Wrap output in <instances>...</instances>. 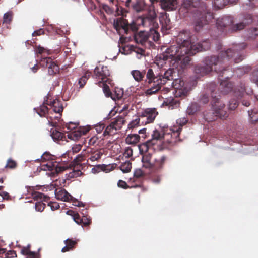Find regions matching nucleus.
<instances>
[{
    "mask_svg": "<svg viewBox=\"0 0 258 258\" xmlns=\"http://www.w3.org/2000/svg\"><path fill=\"white\" fill-rule=\"evenodd\" d=\"M163 10L170 11L177 9L178 5V0H159Z\"/></svg>",
    "mask_w": 258,
    "mask_h": 258,
    "instance_id": "obj_21",
    "label": "nucleus"
},
{
    "mask_svg": "<svg viewBox=\"0 0 258 258\" xmlns=\"http://www.w3.org/2000/svg\"><path fill=\"white\" fill-rule=\"evenodd\" d=\"M103 153L100 151H95L92 153L89 158L92 161H95L101 158Z\"/></svg>",
    "mask_w": 258,
    "mask_h": 258,
    "instance_id": "obj_48",
    "label": "nucleus"
},
{
    "mask_svg": "<svg viewBox=\"0 0 258 258\" xmlns=\"http://www.w3.org/2000/svg\"><path fill=\"white\" fill-rule=\"evenodd\" d=\"M132 7L134 11L139 13L143 11L145 9L146 4L143 1L137 0L132 5Z\"/></svg>",
    "mask_w": 258,
    "mask_h": 258,
    "instance_id": "obj_34",
    "label": "nucleus"
},
{
    "mask_svg": "<svg viewBox=\"0 0 258 258\" xmlns=\"http://www.w3.org/2000/svg\"><path fill=\"white\" fill-rule=\"evenodd\" d=\"M78 129L82 136L86 134L90 130L91 127L89 126H82L80 127Z\"/></svg>",
    "mask_w": 258,
    "mask_h": 258,
    "instance_id": "obj_56",
    "label": "nucleus"
},
{
    "mask_svg": "<svg viewBox=\"0 0 258 258\" xmlns=\"http://www.w3.org/2000/svg\"><path fill=\"white\" fill-rule=\"evenodd\" d=\"M253 21V18L250 14H246L242 22L237 23L232 26L233 31L241 30L244 28L246 25L251 24Z\"/></svg>",
    "mask_w": 258,
    "mask_h": 258,
    "instance_id": "obj_23",
    "label": "nucleus"
},
{
    "mask_svg": "<svg viewBox=\"0 0 258 258\" xmlns=\"http://www.w3.org/2000/svg\"><path fill=\"white\" fill-rule=\"evenodd\" d=\"M49 97H47V100L44 101V104L48 105L52 108L53 111L55 113H60L63 111V107L61 102L58 99H56L53 101H49Z\"/></svg>",
    "mask_w": 258,
    "mask_h": 258,
    "instance_id": "obj_25",
    "label": "nucleus"
},
{
    "mask_svg": "<svg viewBox=\"0 0 258 258\" xmlns=\"http://www.w3.org/2000/svg\"><path fill=\"white\" fill-rule=\"evenodd\" d=\"M191 8H197L196 13L195 29L200 31L205 25L214 19V15L209 9L206 3L200 0H183L181 8L188 11Z\"/></svg>",
    "mask_w": 258,
    "mask_h": 258,
    "instance_id": "obj_3",
    "label": "nucleus"
},
{
    "mask_svg": "<svg viewBox=\"0 0 258 258\" xmlns=\"http://www.w3.org/2000/svg\"><path fill=\"white\" fill-rule=\"evenodd\" d=\"M139 27L142 25L143 27L152 30L158 28V24L157 21V14L153 8H149L147 12L138 17L137 20Z\"/></svg>",
    "mask_w": 258,
    "mask_h": 258,
    "instance_id": "obj_7",
    "label": "nucleus"
},
{
    "mask_svg": "<svg viewBox=\"0 0 258 258\" xmlns=\"http://www.w3.org/2000/svg\"><path fill=\"white\" fill-rule=\"evenodd\" d=\"M140 153L142 155V162L143 167L150 170L152 167L153 160H152V154L147 151L141 152L140 150Z\"/></svg>",
    "mask_w": 258,
    "mask_h": 258,
    "instance_id": "obj_22",
    "label": "nucleus"
},
{
    "mask_svg": "<svg viewBox=\"0 0 258 258\" xmlns=\"http://www.w3.org/2000/svg\"><path fill=\"white\" fill-rule=\"evenodd\" d=\"M36 200L37 201L35 204V210L38 212H42L46 206V204L44 203L45 202L44 201H43V199Z\"/></svg>",
    "mask_w": 258,
    "mask_h": 258,
    "instance_id": "obj_39",
    "label": "nucleus"
},
{
    "mask_svg": "<svg viewBox=\"0 0 258 258\" xmlns=\"http://www.w3.org/2000/svg\"><path fill=\"white\" fill-rule=\"evenodd\" d=\"M168 158L166 155L155 158L153 160V165L150 171L152 173H160L164 169L165 165L167 163Z\"/></svg>",
    "mask_w": 258,
    "mask_h": 258,
    "instance_id": "obj_14",
    "label": "nucleus"
},
{
    "mask_svg": "<svg viewBox=\"0 0 258 258\" xmlns=\"http://www.w3.org/2000/svg\"><path fill=\"white\" fill-rule=\"evenodd\" d=\"M32 197L34 200L43 199L45 203H47L48 206H50L53 211L58 209L60 208L58 203L49 202L50 198L41 192H34L32 194Z\"/></svg>",
    "mask_w": 258,
    "mask_h": 258,
    "instance_id": "obj_18",
    "label": "nucleus"
},
{
    "mask_svg": "<svg viewBox=\"0 0 258 258\" xmlns=\"http://www.w3.org/2000/svg\"><path fill=\"white\" fill-rule=\"evenodd\" d=\"M17 166V162L12 159L11 158L7 160V164L5 166L6 168L15 169Z\"/></svg>",
    "mask_w": 258,
    "mask_h": 258,
    "instance_id": "obj_50",
    "label": "nucleus"
},
{
    "mask_svg": "<svg viewBox=\"0 0 258 258\" xmlns=\"http://www.w3.org/2000/svg\"><path fill=\"white\" fill-rule=\"evenodd\" d=\"M53 156L50 154L49 153L45 152L41 156V161H48L52 162L51 160L52 159Z\"/></svg>",
    "mask_w": 258,
    "mask_h": 258,
    "instance_id": "obj_52",
    "label": "nucleus"
},
{
    "mask_svg": "<svg viewBox=\"0 0 258 258\" xmlns=\"http://www.w3.org/2000/svg\"><path fill=\"white\" fill-rule=\"evenodd\" d=\"M164 134L163 131H159L155 130L152 134V138L146 142L140 144L138 145L139 149L141 152H146L158 143H160L164 139Z\"/></svg>",
    "mask_w": 258,
    "mask_h": 258,
    "instance_id": "obj_9",
    "label": "nucleus"
},
{
    "mask_svg": "<svg viewBox=\"0 0 258 258\" xmlns=\"http://www.w3.org/2000/svg\"><path fill=\"white\" fill-rule=\"evenodd\" d=\"M68 168L67 166L62 165L56 162H49L42 166V169L44 170L51 171V174L54 176Z\"/></svg>",
    "mask_w": 258,
    "mask_h": 258,
    "instance_id": "obj_15",
    "label": "nucleus"
},
{
    "mask_svg": "<svg viewBox=\"0 0 258 258\" xmlns=\"http://www.w3.org/2000/svg\"><path fill=\"white\" fill-rule=\"evenodd\" d=\"M187 121L188 120L185 118H179L176 120V125H173L170 129L172 131L171 137L175 138L174 142L180 141L181 140L179 138L180 133L183 126L185 125Z\"/></svg>",
    "mask_w": 258,
    "mask_h": 258,
    "instance_id": "obj_16",
    "label": "nucleus"
},
{
    "mask_svg": "<svg viewBox=\"0 0 258 258\" xmlns=\"http://www.w3.org/2000/svg\"><path fill=\"white\" fill-rule=\"evenodd\" d=\"M113 27L120 35L119 44H123L134 40L135 42L142 46L150 47L154 45L149 40V34L145 31L138 32L139 25L136 21H132L130 23L123 17H118L113 21Z\"/></svg>",
    "mask_w": 258,
    "mask_h": 258,
    "instance_id": "obj_2",
    "label": "nucleus"
},
{
    "mask_svg": "<svg viewBox=\"0 0 258 258\" xmlns=\"http://www.w3.org/2000/svg\"><path fill=\"white\" fill-rule=\"evenodd\" d=\"M233 23L232 17L225 16L217 19L216 25L218 29H219L221 31H223L225 28L230 26Z\"/></svg>",
    "mask_w": 258,
    "mask_h": 258,
    "instance_id": "obj_19",
    "label": "nucleus"
},
{
    "mask_svg": "<svg viewBox=\"0 0 258 258\" xmlns=\"http://www.w3.org/2000/svg\"><path fill=\"white\" fill-rule=\"evenodd\" d=\"M157 28H154L153 29L149 30V38L151 37L152 40L155 42H157L159 40L160 34L156 30Z\"/></svg>",
    "mask_w": 258,
    "mask_h": 258,
    "instance_id": "obj_43",
    "label": "nucleus"
},
{
    "mask_svg": "<svg viewBox=\"0 0 258 258\" xmlns=\"http://www.w3.org/2000/svg\"><path fill=\"white\" fill-rule=\"evenodd\" d=\"M144 175L142 170L140 169H136L134 171V176L135 177L139 178L142 177Z\"/></svg>",
    "mask_w": 258,
    "mask_h": 258,
    "instance_id": "obj_63",
    "label": "nucleus"
},
{
    "mask_svg": "<svg viewBox=\"0 0 258 258\" xmlns=\"http://www.w3.org/2000/svg\"><path fill=\"white\" fill-rule=\"evenodd\" d=\"M107 83H108V82H103L101 81H99L97 83L100 87H102L103 92L107 97H110L112 99L115 100V98L113 97V95Z\"/></svg>",
    "mask_w": 258,
    "mask_h": 258,
    "instance_id": "obj_32",
    "label": "nucleus"
},
{
    "mask_svg": "<svg viewBox=\"0 0 258 258\" xmlns=\"http://www.w3.org/2000/svg\"><path fill=\"white\" fill-rule=\"evenodd\" d=\"M87 79H88L86 76H83L79 79L78 83L80 85V88H82L84 87V86L86 83Z\"/></svg>",
    "mask_w": 258,
    "mask_h": 258,
    "instance_id": "obj_59",
    "label": "nucleus"
},
{
    "mask_svg": "<svg viewBox=\"0 0 258 258\" xmlns=\"http://www.w3.org/2000/svg\"><path fill=\"white\" fill-rule=\"evenodd\" d=\"M111 123L108 125L105 128L103 132V135L105 137L107 135H112L114 134L116 131H115V128L113 127Z\"/></svg>",
    "mask_w": 258,
    "mask_h": 258,
    "instance_id": "obj_46",
    "label": "nucleus"
},
{
    "mask_svg": "<svg viewBox=\"0 0 258 258\" xmlns=\"http://www.w3.org/2000/svg\"><path fill=\"white\" fill-rule=\"evenodd\" d=\"M139 125H141V122L140 121V118L139 117V115H138L137 117L133 119L128 125V128H134L137 127Z\"/></svg>",
    "mask_w": 258,
    "mask_h": 258,
    "instance_id": "obj_45",
    "label": "nucleus"
},
{
    "mask_svg": "<svg viewBox=\"0 0 258 258\" xmlns=\"http://www.w3.org/2000/svg\"><path fill=\"white\" fill-rule=\"evenodd\" d=\"M158 114L156 108H147L142 109L141 112L138 113L137 115L140 118L141 125H145L153 123Z\"/></svg>",
    "mask_w": 258,
    "mask_h": 258,
    "instance_id": "obj_10",
    "label": "nucleus"
},
{
    "mask_svg": "<svg viewBox=\"0 0 258 258\" xmlns=\"http://www.w3.org/2000/svg\"><path fill=\"white\" fill-rule=\"evenodd\" d=\"M117 185L118 187L124 189H127L129 188V186L127 184L126 182L122 180H119L118 181Z\"/></svg>",
    "mask_w": 258,
    "mask_h": 258,
    "instance_id": "obj_61",
    "label": "nucleus"
},
{
    "mask_svg": "<svg viewBox=\"0 0 258 258\" xmlns=\"http://www.w3.org/2000/svg\"><path fill=\"white\" fill-rule=\"evenodd\" d=\"M30 248V244L22 247L21 249V253L25 255L26 258H40L38 254L35 252L31 251Z\"/></svg>",
    "mask_w": 258,
    "mask_h": 258,
    "instance_id": "obj_28",
    "label": "nucleus"
},
{
    "mask_svg": "<svg viewBox=\"0 0 258 258\" xmlns=\"http://www.w3.org/2000/svg\"><path fill=\"white\" fill-rule=\"evenodd\" d=\"M46 105V104L44 103L39 107L34 109L37 114L41 117H45L46 115L48 113V108Z\"/></svg>",
    "mask_w": 258,
    "mask_h": 258,
    "instance_id": "obj_38",
    "label": "nucleus"
},
{
    "mask_svg": "<svg viewBox=\"0 0 258 258\" xmlns=\"http://www.w3.org/2000/svg\"><path fill=\"white\" fill-rule=\"evenodd\" d=\"M200 106L197 103H192L188 107L186 112L188 115H194L200 110Z\"/></svg>",
    "mask_w": 258,
    "mask_h": 258,
    "instance_id": "obj_37",
    "label": "nucleus"
},
{
    "mask_svg": "<svg viewBox=\"0 0 258 258\" xmlns=\"http://www.w3.org/2000/svg\"><path fill=\"white\" fill-rule=\"evenodd\" d=\"M249 36L251 37H255L258 36V29L256 28H252L248 31Z\"/></svg>",
    "mask_w": 258,
    "mask_h": 258,
    "instance_id": "obj_55",
    "label": "nucleus"
},
{
    "mask_svg": "<svg viewBox=\"0 0 258 258\" xmlns=\"http://www.w3.org/2000/svg\"><path fill=\"white\" fill-rule=\"evenodd\" d=\"M66 246L61 249L62 252H66L73 250L77 244V240H74L72 239H67L64 241Z\"/></svg>",
    "mask_w": 258,
    "mask_h": 258,
    "instance_id": "obj_29",
    "label": "nucleus"
},
{
    "mask_svg": "<svg viewBox=\"0 0 258 258\" xmlns=\"http://www.w3.org/2000/svg\"><path fill=\"white\" fill-rule=\"evenodd\" d=\"M82 147V145L81 144H76L73 145V146L72 148V152L73 153H77L79 152Z\"/></svg>",
    "mask_w": 258,
    "mask_h": 258,
    "instance_id": "obj_60",
    "label": "nucleus"
},
{
    "mask_svg": "<svg viewBox=\"0 0 258 258\" xmlns=\"http://www.w3.org/2000/svg\"><path fill=\"white\" fill-rule=\"evenodd\" d=\"M99 139L96 136H93L90 139L89 141V144L90 145L94 146L95 145H98L99 143Z\"/></svg>",
    "mask_w": 258,
    "mask_h": 258,
    "instance_id": "obj_57",
    "label": "nucleus"
},
{
    "mask_svg": "<svg viewBox=\"0 0 258 258\" xmlns=\"http://www.w3.org/2000/svg\"><path fill=\"white\" fill-rule=\"evenodd\" d=\"M182 33H180L176 39V42L178 45V48H206L210 47L209 40H206L202 42H199L195 47L193 46L191 41L188 39H183L182 38Z\"/></svg>",
    "mask_w": 258,
    "mask_h": 258,
    "instance_id": "obj_12",
    "label": "nucleus"
},
{
    "mask_svg": "<svg viewBox=\"0 0 258 258\" xmlns=\"http://www.w3.org/2000/svg\"><path fill=\"white\" fill-rule=\"evenodd\" d=\"M35 53L38 57L41 58L42 64L48 68V73L50 75H53L59 72V67L54 62L52 61L50 57H47L48 49H35Z\"/></svg>",
    "mask_w": 258,
    "mask_h": 258,
    "instance_id": "obj_8",
    "label": "nucleus"
},
{
    "mask_svg": "<svg viewBox=\"0 0 258 258\" xmlns=\"http://www.w3.org/2000/svg\"><path fill=\"white\" fill-rule=\"evenodd\" d=\"M51 136L55 141L62 140L63 141L66 139L65 135L61 132L56 130H53L50 131Z\"/></svg>",
    "mask_w": 258,
    "mask_h": 258,
    "instance_id": "obj_36",
    "label": "nucleus"
},
{
    "mask_svg": "<svg viewBox=\"0 0 258 258\" xmlns=\"http://www.w3.org/2000/svg\"><path fill=\"white\" fill-rule=\"evenodd\" d=\"M13 14L12 12H8L4 15V23H10L13 19Z\"/></svg>",
    "mask_w": 258,
    "mask_h": 258,
    "instance_id": "obj_51",
    "label": "nucleus"
},
{
    "mask_svg": "<svg viewBox=\"0 0 258 258\" xmlns=\"http://www.w3.org/2000/svg\"><path fill=\"white\" fill-rule=\"evenodd\" d=\"M174 73L173 69H169L163 75L160 74L156 76L152 69H148L146 74V82L149 88L145 92L146 95H152L157 93L167 81H172L174 79Z\"/></svg>",
    "mask_w": 258,
    "mask_h": 258,
    "instance_id": "obj_4",
    "label": "nucleus"
},
{
    "mask_svg": "<svg viewBox=\"0 0 258 258\" xmlns=\"http://www.w3.org/2000/svg\"><path fill=\"white\" fill-rule=\"evenodd\" d=\"M238 105V101L234 99H231L229 101L228 106V109L230 111L234 110Z\"/></svg>",
    "mask_w": 258,
    "mask_h": 258,
    "instance_id": "obj_49",
    "label": "nucleus"
},
{
    "mask_svg": "<svg viewBox=\"0 0 258 258\" xmlns=\"http://www.w3.org/2000/svg\"><path fill=\"white\" fill-rule=\"evenodd\" d=\"M258 3V0H246L245 2L247 6L253 8L255 5Z\"/></svg>",
    "mask_w": 258,
    "mask_h": 258,
    "instance_id": "obj_64",
    "label": "nucleus"
},
{
    "mask_svg": "<svg viewBox=\"0 0 258 258\" xmlns=\"http://www.w3.org/2000/svg\"><path fill=\"white\" fill-rule=\"evenodd\" d=\"M124 118L121 116H117L113 121L110 123L113 125L112 126L115 128V131L120 129L122 127V125L124 123Z\"/></svg>",
    "mask_w": 258,
    "mask_h": 258,
    "instance_id": "obj_35",
    "label": "nucleus"
},
{
    "mask_svg": "<svg viewBox=\"0 0 258 258\" xmlns=\"http://www.w3.org/2000/svg\"><path fill=\"white\" fill-rule=\"evenodd\" d=\"M141 137L137 134H129L125 139L126 143L127 144L136 145L140 140Z\"/></svg>",
    "mask_w": 258,
    "mask_h": 258,
    "instance_id": "obj_33",
    "label": "nucleus"
},
{
    "mask_svg": "<svg viewBox=\"0 0 258 258\" xmlns=\"http://www.w3.org/2000/svg\"><path fill=\"white\" fill-rule=\"evenodd\" d=\"M165 103L169 106H177L178 104V101L173 98H170L167 99L166 101H165Z\"/></svg>",
    "mask_w": 258,
    "mask_h": 258,
    "instance_id": "obj_53",
    "label": "nucleus"
},
{
    "mask_svg": "<svg viewBox=\"0 0 258 258\" xmlns=\"http://www.w3.org/2000/svg\"><path fill=\"white\" fill-rule=\"evenodd\" d=\"M7 258H13L17 257L16 252L14 250H9L5 254Z\"/></svg>",
    "mask_w": 258,
    "mask_h": 258,
    "instance_id": "obj_62",
    "label": "nucleus"
},
{
    "mask_svg": "<svg viewBox=\"0 0 258 258\" xmlns=\"http://www.w3.org/2000/svg\"><path fill=\"white\" fill-rule=\"evenodd\" d=\"M55 196L58 200L64 202H70L73 200V197L64 189H61L59 190H56Z\"/></svg>",
    "mask_w": 258,
    "mask_h": 258,
    "instance_id": "obj_27",
    "label": "nucleus"
},
{
    "mask_svg": "<svg viewBox=\"0 0 258 258\" xmlns=\"http://www.w3.org/2000/svg\"><path fill=\"white\" fill-rule=\"evenodd\" d=\"M245 57L242 54L240 49H226L222 51L218 56H211L206 57L203 62L204 66L200 64L195 67L194 72L197 75V78L204 76L212 71H215L219 74L220 76H223L224 71H226V68L223 66L226 61L232 59L235 63H239Z\"/></svg>",
    "mask_w": 258,
    "mask_h": 258,
    "instance_id": "obj_1",
    "label": "nucleus"
},
{
    "mask_svg": "<svg viewBox=\"0 0 258 258\" xmlns=\"http://www.w3.org/2000/svg\"><path fill=\"white\" fill-rule=\"evenodd\" d=\"M160 22L163 32H166L171 27L169 15L166 13L160 18Z\"/></svg>",
    "mask_w": 258,
    "mask_h": 258,
    "instance_id": "obj_26",
    "label": "nucleus"
},
{
    "mask_svg": "<svg viewBox=\"0 0 258 258\" xmlns=\"http://www.w3.org/2000/svg\"><path fill=\"white\" fill-rule=\"evenodd\" d=\"M67 214L72 216L75 222L82 226H88L91 223V219L88 216L86 209L82 210V214L83 216L82 218L80 217L78 213L72 210H68Z\"/></svg>",
    "mask_w": 258,
    "mask_h": 258,
    "instance_id": "obj_13",
    "label": "nucleus"
},
{
    "mask_svg": "<svg viewBox=\"0 0 258 258\" xmlns=\"http://www.w3.org/2000/svg\"><path fill=\"white\" fill-rule=\"evenodd\" d=\"M216 93L212 91L211 104L213 110H207L203 112L204 118L208 122L215 120L218 117L221 119H226L228 116L226 110L225 105L222 103L219 98V95L217 96Z\"/></svg>",
    "mask_w": 258,
    "mask_h": 258,
    "instance_id": "obj_5",
    "label": "nucleus"
},
{
    "mask_svg": "<svg viewBox=\"0 0 258 258\" xmlns=\"http://www.w3.org/2000/svg\"><path fill=\"white\" fill-rule=\"evenodd\" d=\"M250 80L258 86V67H255L252 71L250 77Z\"/></svg>",
    "mask_w": 258,
    "mask_h": 258,
    "instance_id": "obj_44",
    "label": "nucleus"
},
{
    "mask_svg": "<svg viewBox=\"0 0 258 258\" xmlns=\"http://www.w3.org/2000/svg\"><path fill=\"white\" fill-rule=\"evenodd\" d=\"M110 72L107 66H97L94 70L93 77L97 80V81H102L108 82V84L112 85V80L109 78Z\"/></svg>",
    "mask_w": 258,
    "mask_h": 258,
    "instance_id": "obj_11",
    "label": "nucleus"
},
{
    "mask_svg": "<svg viewBox=\"0 0 258 258\" xmlns=\"http://www.w3.org/2000/svg\"><path fill=\"white\" fill-rule=\"evenodd\" d=\"M119 168L123 173H128L131 170L132 164L130 161H125L121 164Z\"/></svg>",
    "mask_w": 258,
    "mask_h": 258,
    "instance_id": "obj_40",
    "label": "nucleus"
},
{
    "mask_svg": "<svg viewBox=\"0 0 258 258\" xmlns=\"http://www.w3.org/2000/svg\"><path fill=\"white\" fill-rule=\"evenodd\" d=\"M105 125L103 123H99L96 124L94 128L98 133H100L105 128Z\"/></svg>",
    "mask_w": 258,
    "mask_h": 258,
    "instance_id": "obj_58",
    "label": "nucleus"
},
{
    "mask_svg": "<svg viewBox=\"0 0 258 258\" xmlns=\"http://www.w3.org/2000/svg\"><path fill=\"white\" fill-rule=\"evenodd\" d=\"M203 49H166V53L167 57L176 60H180L184 64H187L191 61L190 56L196 53L202 51Z\"/></svg>",
    "mask_w": 258,
    "mask_h": 258,
    "instance_id": "obj_6",
    "label": "nucleus"
},
{
    "mask_svg": "<svg viewBox=\"0 0 258 258\" xmlns=\"http://www.w3.org/2000/svg\"><path fill=\"white\" fill-rule=\"evenodd\" d=\"M83 168V166L81 164H77L74 165L73 170L69 174V177L70 178H76L80 176L83 174L81 169Z\"/></svg>",
    "mask_w": 258,
    "mask_h": 258,
    "instance_id": "obj_30",
    "label": "nucleus"
},
{
    "mask_svg": "<svg viewBox=\"0 0 258 258\" xmlns=\"http://www.w3.org/2000/svg\"><path fill=\"white\" fill-rule=\"evenodd\" d=\"M248 114L250 117V121L252 123H255L258 121V113L251 110V111H248Z\"/></svg>",
    "mask_w": 258,
    "mask_h": 258,
    "instance_id": "obj_47",
    "label": "nucleus"
},
{
    "mask_svg": "<svg viewBox=\"0 0 258 258\" xmlns=\"http://www.w3.org/2000/svg\"><path fill=\"white\" fill-rule=\"evenodd\" d=\"M237 1V0H213V5L215 8L220 9L229 4H235Z\"/></svg>",
    "mask_w": 258,
    "mask_h": 258,
    "instance_id": "obj_31",
    "label": "nucleus"
},
{
    "mask_svg": "<svg viewBox=\"0 0 258 258\" xmlns=\"http://www.w3.org/2000/svg\"><path fill=\"white\" fill-rule=\"evenodd\" d=\"M245 92L247 94H250L252 91L250 89L247 91L245 83L244 81H240L233 90L234 95L239 99L244 95Z\"/></svg>",
    "mask_w": 258,
    "mask_h": 258,
    "instance_id": "obj_20",
    "label": "nucleus"
},
{
    "mask_svg": "<svg viewBox=\"0 0 258 258\" xmlns=\"http://www.w3.org/2000/svg\"><path fill=\"white\" fill-rule=\"evenodd\" d=\"M132 75L136 81L139 82L143 79L145 73L141 72L138 70H134L132 72Z\"/></svg>",
    "mask_w": 258,
    "mask_h": 258,
    "instance_id": "obj_42",
    "label": "nucleus"
},
{
    "mask_svg": "<svg viewBox=\"0 0 258 258\" xmlns=\"http://www.w3.org/2000/svg\"><path fill=\"white\" fill-rule=\"evenodd\" d=\"M133 155V150L131 147H126L123 153V156L128 158Z\"/></svg>",
    "mask_w": 258,
    "mask_h": 258,
    "instance_id": "obj_54",
    "label": "nucleus"
},
{
    "mask_svg": "<svg viewBox=\"0 0 258 258\" xmlns=\"http://www.w3.org/2000/svg\"><path fill=\"white\" fill-rule=\"evenodd\" d=\"M80 133L81 132H80L79 129L78 128L77 130L74 131V132H72L69 133L67 136L68 138L69 139H70L71 140L75 141L78 140L79 139V138H80L82 136L81 134Z\"/></svg>",
    "mask_w": 258,
    "mask_h": 258,
    "instance_id": "obj_41",
    "label": "nucleus"
},
{
    "mask_svg": "<svg viewBox=\"0 0 258 258\" xmlns=\"http://www.w3.org/2000/svg\"><path fill=\"white\" fill-rule=\"evenodd\" d=\"M172 87L176 90V96L185 97L187 95L188 90L184 87V82L181 79H173L172 82Z\"/></svg>",
    "mask_w": 258,
    "mask_h": 258,
    "instance_id": "obj_17",
    "label": "nucleus"
},
{
    "mask_svg": "<svg viewBox=\"0 0 258 258\" xmlns=\"http://www.w3.org/2000/svg\"><path fill=\"white\" fill-rule=\"evenodd\" d=\"M228 77L225 80H222L220 82L219 89L223 94H227L230 92L233 88V84L230 82Z\"/></svg>",
    "mask_w": 258,
    "mask_h": 258,
    "instance_id": "obj_24",
    "label": "nucleus"
}]
</instances>
